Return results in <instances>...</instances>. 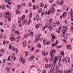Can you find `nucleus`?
Instances as JSON below:
<instances>
[{
    "instance_id": "18",
    "label": "nucleus",
    "mask_w": 73,
    "mask_h": 73,
    "mask_svg": "<svg viewBox=\"0 0 73 73\" xmlns=\"http://www.w3.org/2000/svg\"><path fill=\"white\" fill-rule=\"evenodd\" d=\"M10 39L11 41H14V40H15V38H14V37H10Z\"/></svg>"
},
{
    "instance_id": "28",
    "label": "nucleus",
    "mask_w": 73,
    "mask_h": 73,
    "mask_svg": "<svg viewBox=\"0 0 73 73\" xmlns=\"http://www.w3.org/2000/svg\"><path fill=\"white\" fill-rule=\"evenodd\" d=\"M42 9H39V10L38 11V12L39 13H40L42 12Z\"/></svg>"
},
{
    "instance_id": "15",
    "label": "nucleus",
    "mask_w": 73,
    "mask_h": 73,
    "mask_svg": "<svg viewBox=\"0 0 73 73\" xmlns=\"http://www.w3.org/2000/svg\"><path fill=\"white\" fill-rule=\"evenodd\" d=\"M19 41H20V38L19 37L15 39V42H18Z\"/></svg>"
},
{
    "instance_id": "13",
    "label": "nucleus",
    "mask_w": 73,
    "mask_h": 73,
    "mask_svg": "<svg viewBox=\"0 0 73 73\" xmlns=\"http://www.w3.org/2000/svg\"><path fill=\"white\" fill-rule=\"evenodd\" d=\"M36 17L37 21H39V20H40V17H39V15H38V14L36 15Z\"/></svg>"
},
{
    "instance_id": "25",
    "label": "nucleus",
    "mask_w": 73,
    "mask_h": 73,
    "mask_svg": "<svg viewBox=\"0 0 73 73\" xmlns=\"http://www.w3.org/2000/svg\"><path fill=\"white\" fill-rule=\"evenodd\" d=\"M45 66L46 68H48L49 66H50V64H46L45 65Z\"/></svg>"
},
{
    "instance_id": "17",
    "label": "nucleus",
    "mask_w": 73,
    "mask_h": 73,
    "mask_svg": "<svg viewBox=\"0 0 73 73\" xmlns=\"http://www.w3.org/2000/svg\"><path fill=\"white\" fill-rule=\"evenodd\" d=\"M52 20H53V19H50L49 20V24L50 25L52 23Z\"/></svg>"
},
{
    "instance_id": "54",
    "label": "nucleus",
    "mask_w": 73,
    "mask_h": 73,
    "mask_svg": "<svg viewBox=\"0 0 73 73\" xmlns=\"http://www.w3.org/2000/svg\"><path fill=\"white\" fill-rule=\"evenodd\" d=\"M53 2V0H50L49 2L50 3H52Z\"/></svg>"
},
{
    "instance_id": "49",
    "label": "nucleus",
    "mask_w": 73,
    "mask_h": 73,
    "mask_svg": "<svg viewBox=\"0 0 73 73\" xmlns=\"http://www.w3.org/2000/svg\"><path fill=\"white\" fill-rule=\"evenodd\" d=\"M52 45L53 46H56V43H55L54 44L53 43H52Z\"/></svg>"
},
{
    "instance_id": "56",
    "label": "nucleus",
    "mask_w": 73,
    "mask_h": 73,
    "mask_svg": "<svg viewBox=\"0 0 73 73\" xmlns=\"http://www.w3.org/2000/svg\"><path fill=\"white\" fill-rule=\"evenodd\" d=\"M24 17H25V15H23L22 16V20H23V19L24 18Z\"/></svg>"
},
{
    "instance_id": "58",
    "label": "nucleus",
    "mask_w": 73,
    "mask_h": 73,
    "mask_svg": "<svg viewBox=\"0 0 73 73\" xmlns=\"http://www.w3.org/2000/svg\"><path fill=\"white\" fill-rule=\"evenodd\" d=\"M5 1L6 2H7V3H8V2H9L11 1V0H5Z\"/></svg>"
},
{
    "instance_id": "29",
    "label": "nucleus",
    "mask_w": 73,
    "mask_h": 73,
    "mask_svg": "<svg viewBox=\"0 0 73 73\" xmlns=\"http://www.w3.org/2000/svg\"><path fill=\"white\" fill-rule=\"evenodd\" d=\"M45 60L46 61V62H47V63H48V58L46 57L45 58Z\"/></svg>"
},
{
    "instance_id": "10",
    "label": "nucleus",
    "mask_w": 73,
    "mask_h": 73,
    "mask_svg": "<svg viewBox=\"0 0 73 73\" xmlns=\"http://www.w3.org/2000/svg\"><path fill=\"white\" fill-rule=\"evenodd\" d=\"M35 58V56H31V58H29V61H32V60H33V59Z\"/></svg>"
},
{
    "instance_id": "5",
    "label": "nucleus",
    "mask_w": 73,
    "mask_h": 73,
    "mask_svg": "<svg viewBox=\"0 0 73 73\" xmlns=\"http://www.w3.org/2000/svg\"><path fill=\"white\" fill-rule=\"evenodd\" d=\"M19 61L20 62H22V63L23 64H25V60L21 57L20 58Z\"/></svg>"
},
{
    "instance_id": "24",
    "label": "nucleus",
    "mask_w": 73,
    "mask_h": 73,
    "mask_svg": "<svg viewBox=\"0 0 73 73\" xmlns=\"http://www.w3.org/2000/svg\"><path fill=\"white\" fill-rule=\"evenodd\" d=\"M27 43V41H25L23 42V46L25 47L26 46V44Z\"/></svg>"
},
{
    "instance_id": "51",
    "label": "nucleus",
    "mask_w": 73,
    "mask_h": 73,
    "mask_svg": "<svg viewBox=\"0 0 73 73\" xmlns=\"http://www.w3.org/2000/svg\"><path fill=\"white\" fill-rule=\"evenodd\" d=\"M3 48H1L0 50V52H2L3 53L4 52V51L3 50Z\"/></svg>"
},
{
    "instance_id": "64",
    "label": "nucleus",
    "mask_w": 73,
    "mask_h": 73,
    "mask_svg": "<svg viewBox=\"0 0 73 73\" xmlns=\"http://www.w3.org/2000/svg\"><path fill=\"white\" fill-rule=\"evenodd\" d=\"M51 73H54V70H52V71L51 70Z\"/></svg>"
},
{
    "instance_id": "19",
    "label": "nucleus",
    "mask_w": 73,
    "mask_h": 73,
    "mask_svg": "<svg viewBox=\"0 0 73 73\" xmlns=\"http://www.w3.org/2000/svg\"><path fill=\"white\" fill-rule=\"evenodd\" d=\"M27 19H25L23 21V25H24L25 24V23H27Z\"/></svg>"
},
{
    "instance_id": "44",
    "label": "nucleus",
    "mask_w": 73,
    "mask_h": 73,
    "mask_svg": "<svg viewBox=\"0 0 73 73\" xmlns=\"http://www.w3.org/2000/svg\"><path fill=\"white\" fill-rule=\"evenodd\" d=\"M32 13L31 12L30 13V14H29V18H31V17H32Z\"/></svg>"
},
{
    "instance_id": "32",
    "label": "nucleus",
    "mask_w": 73,
    "mask_h": 73,
    "mask_svg": "<svg viewBox=\"0 0 73 73\" xmlns=\"http://www.w3.org/2000/svg\"><path fill=\"white\" fill-rule=\"evenodd\" d=\"M40 7H44V5L42 3H40Z\"/></svg>"
},
{
    "instance_id": "30",
    "label": "nucleus",
    "mask_w": 73,
    "mask_h": 73,
    "mask_svg": "<svg viewBox=\"0 0 73 73\" xmlns=\"http://www.w3.org/2000/svg\"><path fill=\"white\" fill-rule=\"evenodd\" d=\"M52 26L51 25L48 26V28L50 31H51V30H52Z\"/></svg>"
},
{
    "instance_id": "34",
    "label": "nucleus",
    "mask_w": 73,
    "mask_h": 73,
    "mask_svg": "<svg viewBox=\"0 0 73 73\" xmlns=\"http://www.w3.org/2000/svg\"><path fill=\"white\" fill-rule=\"evenodd\" d=\"M29 7H32V3L31 2H30L29 3Z\"/></svg>"
},
{
    "instance_id": "23",
    "label": "nucleus",
    "mask_w": 73,
    "mask_h": 73,
    "mask_svg": "<svg viewBox=\"0 0 73 73\" xmlns=\"http://www.w3.org/2000/svg\"><path fill=\"white\" fill-rule=\"evenodd\" d=\"M14 57H15V54H13L11 58H14Z\"/></svg>"
},
{
    "instance_id": "27",
    "label": "nucleus",
    "mask_w": 73,
    "mask_h": 73,
    "mask_svg": "<svg viewBox=\"0 0 73 73\" xmlns=\"http://www.w3.org/2000/svg\"><path fill=\"white\" fill-rule=\"evenodd\" d=\"M31 20H30V19H29V21H27V23L28 25H30L31 24Z\"/></svg>"
},
{
    "instance_id": "57",
    "label": "nucleus",
    "mask_w": 73,
    "mask_h": 73,
    "mask_svg": "<svg viewBox=\"0 0 73 73\" xmlns=\"http://www.w3.org/2000/svg\"><path fill=\"white\" fill-rule=\"evenodd\" d=\"M40 52V50H39L38 49H37V50H36L35 51V52L36 53H37V52Z\"/></svg>"
},
{
    "instance_id": "31",
    "label": "nucleus",
    "mask_w": 73,
    "mask_h": 73,
    "mask_svg": "<svg viewBox=\"0 0 73 73\" xmlns=\"http://www.w3.org/2000/svg\"><path fill=\"white\" fill-rule=\"evenodd\" d=\"M37 46H39L40 48H41V44H40V43H38L37 44Z\"/></svg>"
},
{
    "instance_id": "6",
    "label": "nucleus",
    "mask_w": 73,
    "mask_h": 73,
    "mask_svg": "<svg viewBox=\"0 0 73 73\" xmlns=\"http://www.w3.org/2000/svg\"><path fill=\"white\" fill-rule=\"evenodd\" d=\"M15 29H16V26H15V25H13L12 27V32H15Z\"/></svg>"
},
{
    "instance_id": "16",
    "label": "nucleus",
    "mask_w": 73,
    "mask_h": 73,
    "mask_svg": "<svg viewBox=\"0 0 73 73\" xmlns=\"http://www.w3.org/2000/svg\"><path fill=\"white\" fill-rule=\"evenodd\" d=\"M29 33H31V35L32 36H33V32H31V30H29Z\"/></svg>"
},
{
    "instance_id": "33",
    "label": "nucleus",
    "mask_w": 73,
    "mask_h": 73,
    "mask_svg": "<svg viewBox=\"0 0 73 73\" xmlns=\"http://www.w3.org/2000/svg\"><path fill=\"white\" fill-rule=\"evenodd\" d=\"M63 4H64V1H62V0H61L60 3V5H63Z\"/></svg>"
},
{
    "instance_id": "26",
    "label": "nucleus",
    "mask_w": 73,
    "mask_h": 73,
    "mask_svg": "<svg viewBox=\"0 0 73 73\" xmlns=\"http://www.w3.org/2000/svg\"><path fill=\"white\" fill-rule=\"evenodd\" d=\"M61 53L62 54V56L64 57V52L63 51H62L61 52Z\"/></svg>"
},
{
    "instance_id": "4",
    "label": "nucleus",
    "mask_w": 73,
    "mask_h": 73,
    "mask_svg": "<svg viewBox=\"0 0 73 73\" xmlns=\"http://www.w3.org/2000/svg\"><path fill=\"white\" fill-rule=\"evenodd\" d=\"M57 58H58V57L57 56H56L55 57V58H53V60L54 61V64H56V61H57L58 60V59Z\"/></svg>"
},
{
    "instance_id": "21",
    "label": "nucleus",
    "mask_w": 73,
    "mask_h": 73,
    "mask_svg": "<svg viewBox=\"0 0 73 73\" xmlns=\"http://www.w3.org/2000/svg\"><path fill=\"white\" fill-rule=\"evenodd\" d=\"M46 14H48V15H49L50 14V10H49L48 12H46L45 13Z\"/></svg>"
},
{
    "instance_id": "48",
    "label": "nucleus",
    "mask_w": 73,
    "mask_h": 73,
    "mask_svg": "<svg viewBox=\"0 0 73 73\" xmlns=\"http://www.w3.org/2000/svg\"><path fill=\"white\" fill-rule=\"evenodd\" d=\"M42 55H43V56H45V52L42 51Z\"/></svg>"
},
{
    "instance_id": "14",
    "label": "nucleus",
    "mask_w": 73,
    "mask_h": 73,
    "mask_svg": "<svg viewBox=\"0 0 73 73\" xmlns=\"http://www.w3.org/2000/svg\"><path fill=\"white\" fill-rule=\"evenodd\" d=\"M54 64H52L50 65L51 69L52 70L54 69Z\"/></svg>"
},
{
    "instance_id": "35",
    "label": "nucleus",
    "mask_w": 73,
    "mask_h": 73,
    "mask_svg": "<svg viewBox=\"0 0 73 73\" xmlns=\"http://www.w3.org/2000/svg\"><path fill=\"white\" fill-rule=\"evenodd\" d=\"M5 5H2V9H5Z\"/></svg>"
},
{
    "instance_id": "36",
    "label": "nucleus",
    "mask_w": 73,
    "mask_h": 73,
    "mask_svg": "<svg viewBox=\"0 0 73 73\" xmlns=\"http://www.w3.org/2000/svg\"><path fill=\"white\" fill-rule=\"evenodd\" d=\"M30 49L32 50V51H33L34 49H35V48L33 47H31L30 48Z\"/></svg>"
},
{
    "instance_id": "52",
    "label": "nucleus",
    "mask_w": 73,
    "mask_h": 73,
    "mask_svg": "<svg viewBox=\"0 0 73 73\" xmlns=\"http://www.w3.org/2000/svg\"><path fill=\"white\" fill-rule=\"evenodd\" d=\"M36 8V6L35 5H34L33 6V9L35 10Z\"/></svg>"
},
{
    "instance_id": "1",
    "label": "nucleus",
    "mask_w": 73,
    "mask_h": 73,
    "mask_svg": "<svg viewBox=\"0 0 73 73\" xmlns=\"http://www.w3.org/2000/svg\"><path fill=\"white\" fill-rule=\"evenodd\" d=\"M4 16L5 18H6V19H8V17H9L10 15H9V13L7 12L6 13H5L4 14Z\"/></svg>"
},
{
    "instance_id": "47",
    "label": "nucleus",
    "mask_w": 73,
    "mask_h": 73,
    "mask_svg": "<svg viewBox=\"0 0 73 73\" xmlns=\"http://www.w3.org/2000/svg\"><path fill=\"white\" fill-rule=\"evenodd\" d=\"M8 21H11V16H9L8 18Z\"/></svg>"
},
{
    "instance_id": "12",
    "label": "nucleus",
    "mask_w": 73,
    "mask_h": 73,
    "mask_svg": "<svg viewBox=\"0 0 73 73\" xmlns=\"http://www.w3.org/2000/svg\"><path fill=\"white\" fill-rule=\"evenodd\" d=\"M41 26V25L40 24H38V25H36L35 26V27L37 29H38L40 27V26Z\"/></svg>"
},
{
    "instance_id": "46",
    "label": "nucleus",
    "mask_w": 73,
    "mask_h": 73,
    "mask_svg": "<svg viewBox=\"0 0 73 73\" xmlns=\"http://www.w3.org/2000/svg\"><path fill=\"white\" fill-rule=\"evenodd\" d=\"M17 8L18 9H20L21 7H20V5H18L17 6Z\"/></svg>"
},
{
    "instance_id": "20",
    "label": "nucleus",
    "mask_w": 73,
    "mask_h": 73,
    "mask_svg": "<svg viewBox=\"0 0 73 73\" xmlns=\"http://www.w3.org/2000/svg\"><path fill=\"white\" fill-rule=\"evenodd\" d=\"M51 11L52 13H54V9L53 8V7H51Z\"/></svg>"
},
{
    "instance_id": "59",
    "label": "nucleus",
    "mask_w": 73,
    "mask_h": 73,
    "mask_svg": "<svg viewBox=\"0 0 73 73\" xmlns=\"http://www.w3.org/2000/svg\"><path fill=\"white\" fill-rule=\"evenodd\" d=\"M43 44L45 45V40H43Z\"/></svg>"
},
{
    "instance_id": "40",
    "label": "nucleus",
    "mask_w": 73,
    "mask_h": 73,
    "mask_svg": "<svg viewBox=\"0 0 73 73\" xmlns=\"http://www.w3.org/2000/svg\"><path fill=\"white\" fill-rule=\"evenodd\" d=\"M50 42L49 41H48V42H46V44L47 45H49L50 44Z\"/></svg>"
},
{
    "instance_id": "62",
    "label": "nucleus",
    "mask_w": 73,
    "mask_h": 73,
    "mask_svg": "<svg viewBox=\"0 0 73 73\" xmlns=\"http://www.w3.org/2000/svg\"><path fill=\"white\" fill-rule=\"evenodd\" d=\"M25 53H26V56H28V52L27 51H25Z\"/></svg>"
},
{
    "instance_id": "50",
    "label": "nucleus",
    "mask_w": 73,
    "mask_h": 73,
    "mask_svg": "<svg viewBox=\"0 0 73 73\" xmlns=\"http://www.w3.org/2000/svg\"><path fill=\"white\" fill-rule=\"evenodd\" d=\"M12 47V45L11 44H9V49H11V48Z\"/></svg>"
},
{
    "instance_id": "2",
    "label": "nucleus",
    "mask_w": 73,
    "mask_h": 73,
    "mask_svg": "<svg viewBox=\"0 0 73 73\" xmlns=\"http://www.w3.org/2000/svg\"><path fill=\"white\" fill-rule=\"evenodd\" d=\"M56 52V50H52L50 51V54L52 57H54V54L53 53H55Z\"/></svg>"
},
{
    "instance_id": "22",
    "label": "nucleus",
    "mask_w": 73,
    "mask_h": 73,
    "mask_svg": "<svg viewBox=\"0 0 73 73\" xmlns=\"http://www.w3.org/2000/svg\"><path fill=\"white\" fill-rule=\"evenodd\" d=\"M21 18H19L18 19V22L19 24H20V23H21Z\"/></svg>"
},
{
    "instance_id": "53",
    "label": "nucleus",
    "mask_w": 73,
    "mask_h": 73,
    "mask_svg": "<svg viewBox=\"0 0 73 73\" xmlns=\"http://www.w3.org/2000/svg\"><path fill=\"white\" fill-rule=\"evenodd\" d=\"M45 26H44L42 29V31H45Z\"/></svg>"
},
{
    "instance_id": "37",
    "label": "nucleus",
    "mask_w": 73,
    "mask_h": 73,
    "mask_svg": "<svg viewBox=\"0 0 73 73\" xmlns=\"http://www.w3.org/2000/svg\"><path fill=\"white\" fill-rule=\"evenodd\" d=\"M60 60L59 61V62L58 63V66H61V63H60Z\"/></svg>"
},
{
    "instance_id": "55",
    "label": "nucleus",
    "mask_w": 73,
    "mask_h": 73,
    "mask_svg": "<svg viewBox=\"0 0 73 73\" xmlns=\"http://www.w3.org/2000/svg\"><path fill=\"white\" fill-rule=\"evenodd\" d=\"M56 24L57 25L60 24V22H59L58 21H57L56 22Z\"/></svg>"
},
{
    "instance_id": "63",
    "label": "nucleus",
    "mask_w": 73,
    "mask_h": 73,
    "mask_svg": "<svg viewBox=\"0 0 73 73\" xmlns=\"http://www.w3.org/2000/svg\"><path fill=\"white\" fill-rule=\"evenodd\" d=\"M58 57H59V61H60H60H61V56L59 55L58 56Z\"/></svg>"
},
{
    "instance_id": "39",
    "label": "nucleus",
    "mask_w": 73,
    "mask_h": 73,
    "mask_svg": "<svg viewBox=\"0 0 73 73\" xmlns=\"http://www.w3.org/2000/svg\"><path fill=\"white\" fill-rule=\"evenodd\" d=\"M28 35L27 34H25L24 35V37L25 38H27L28 37Z\"/></svg>"
},
{
    "instance_id": "7",
    "label": "nucleus",
    "mask_w": 73,
    "mask_h": 73,
    "mask_svg": "<svg viewBox=\"0 0 73 73\" xmlns=\"http://www.w3.org/2000/svg\"><path fill=\"white\" fill-rule=\"evenodd\" d=\"M11 48L12 49V50H16V52L17 53V52H18V50H17V48H16V49H15V47H13V46H11Z\"/></svg>"
},
{
    "instance_id": "42",
    "label": "nucleus",
    "mask_w": 73,
    "mask_h": 73,
    "mask_svg": "<svg viewBox=\"0 0 73 73\" xmlns=\"http://www.w3.org/2000/svg\"><path fill=\"white\" fill-rule=\"evenodd\" d=\"M57 4L58 5V4H60V1H58L56 2Z\"/></svg>"
},
{
    "instance_id": "9",
    "label": "nucleus",
    "mask_w": 73,
    "mask_h": 73,
    "mask_svg": "<svg viewBox=\"0 0 73 73\" xmlns=\"http://www.w3.org/2000/svg\"><path fill=\"white\" fill-rule=\"evenodd\" d=\"M72 68L70 67L69 68V70H68L67 72V73H71L72 71Z\"/></svg>"
},
{
    "instance_id": "8",
    "label": "nucleus",
    "mask_w": 73,
    "mask_h": 73,
    "mask_svg": "<svg viewBox=\"0 0 73 73\" xmlns=\"http://www.w3.org/2000/svg\"><path fill=\"white\" fill-rule=\"evenodd\" d=\"M65 60L67 62H70V58L69 57H66V58Z\"/></svg>"
},
{
    "instance_id": "60",
    "label": "nucleus",
    "mask_w": 73,
    "mask_h": 73,
    "mask_svg": "<svg viewBox=\"0 0 73 73\" xmlns=\"http://www.w3.org/2000/svg\"><path fill=\"white\" fill-rule=\"evenodd\" d=\"M69 48H70V46L68 45L67 46V49H69Z\"/></svg>"
},
{
    "instance_id": "38",
    "label": "nucleus",
    "mask_w": 73,
    "mask_h": 73,
    "mask_svg": "<svg viewBox=\"0 0 73 73\" xmlns=\"http://www.w3.org/2000/svg\"><path fill=\"white\" fill-rule=\"evenodd\" d=\"M16 14H19V11L17 9L16 10Z\"/></svg>"
},
{
    "instance_id": "11",
    "label": "nucleus",
    "mask_w": 73,
    "mask_h": 73,
    "mask_svg": "<svg viewBox=\"0 0 73 73\" xmlns=\"http://www.w3.org/2000/svg\"><path fill=\"white\" fill-rule=\"evenodd\" d=\"M54 69L55 70H57V69H58V66H57V65L55 64L54 65Z\"/></svg>"
},
{
    "instance_id": "41",
    "label": "nucleus",
    "mask_w": 73,
    "mask_h": 73,
    "mask_svg": "<svg viewBox=\"0 0 73 73\" xmlns=\"http://www.w3.org/2000/svg\"><path fill=\"white\" fill-rule=\"evenodd\" d=\"M15 34H16V33H17V35H19V32L18 31H15Z\"/></svg>"
},
{
    "instance_id": "45",
    "label": "nucleus",
    "mask_w": 73,
    "mask_h": 73,
    "mask_svg": "<svg viewBox=\"0 0 73 73\" xmlns=\"http://www.w3.org/2000/svg\"><path fill=\"white\" fill-rule=\"evenodd\" d=\"M53 26L54 27H55L56 26V23H54L53 24Z\"/></svg>"
},
{
    "instance_id": "61",
    "label": "nucleus",
    "mask_w": 73,
    "mask_h": 73,
    "mask_svg": "<svg viewBox=\"0 0 73 73\" xmlns=\"http://www.w3.org/2000/svg\"><path fill=\"white\" fill-rule=\"evenodd\" d=\"M62 47V45H61L59 46H58L57 47L59 48H61Z\"/></svg>"
},
{
    "instance_id": "3",
    "label": "nucleus",
    "mask_w": 73,
    "mask_h": 73,
    "mask_svg": "<svg viewBox=\"0 0 73 73\" xmlns=\"http://www.w3.org/2000/svg\"><path fill=\"white\" fill-rule=\"evenodd\" d=\"M62 28L63 29L62 31V32L63 33V35H65V30H67L68 29V28H67V27L66 26H63Z\"/></svg>"
},
{
    "instance_id": "43",
    "label": "nucleus",
    "mask_w": 73,
    "mask_h": 73,
    "mask_svg": "<svg viewBox=\"0 0 73 73\" xmlns=\"http://www.w3.org/2000/svg\"><path fill=\"white\" fill-rule=\"evenodd\" d=\"M65 15H66V13H64L63 14V15L62 16L63 17H65Z\"/></svg>"
}]
</instances>
